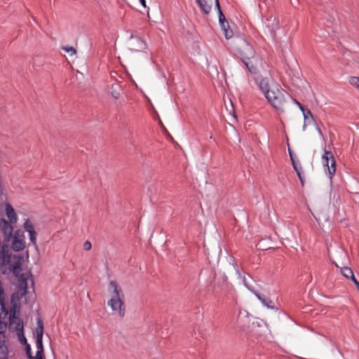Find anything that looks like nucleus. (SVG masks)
Returning a JSON list of instances; mask_svg holds the SVG:
<instances>
[{"label": "nucleus", "instance_id": "1", "mask_svg": "<svg viewBox=\"0 0 359 359\" xmlns=\"http://www.w3.org/2000/svg\"><path fill=\"white\" fill-rule=\"evenodd\" d=\"M22 257L18 255H12L8 245L4 243L0 251V263L4 273L8 269L13 271L15 276H19L22 271Z\"/></svg>", "mask_w": 359, "mask_h": 359}, {"label": "nucleus", "instance_id": "2", "mask_svg": "<svg viewBox=\"0 0 359 359\" xmlns=\"http://www.w3.org/2000/svg\"><path fill=\"white\" fill-rule=\"evenodd\" d=\"M109 291L111 297L107 302L108 306L115 314L121 318H123L126 313V307L123 302L124 295L121 288L117 285L116 282L111 280L109 285Z\"/></svg>", "mask_w": 359, "mask_h": 359}, {"label": "nucleus", "instance_id": "3", "mask_svg": "<svg viewBox=\"0 0 359 359\" xmlns=\"http://www.w3.org/2000/svg\"><path fill=\"white\" fill-rule=\"evenodd\" d=\"M0 229L4 236V243L11 241L12 248L15 251H20L25 248L24 229H15L14 234H13L14 231L13 226H0Z\"/></svg>", "mask_w": 359, "mask_h": 359}, {"label": "nucleus", "instance_id": "4", "mask_svg": "<svg viewBox=\"0 0 359 359\" xmlns=\"http://www.w3.org/2000/svg\"><path fill=\"white\" fill-rule=\"evenodd\" d=\"M288 97L290 95L285 90L282 88H276L272 92L268 93L266 98L273 107L278 111H283V108Z\"/></svg>", "mask_w": 359, "mask_h": 359}, {"label": "nucleus", "instance_id": "5", "mask_svg": "<svg viewBox=\"0 0 359 359\" xmlns=\"http://www.w3.org/2000/svg\"><path fill=\"white\" fill-rule=\"evenodd\" d=\"M235 50L241 57L242 61L252 60L255 57V50L244 39L238 38L235 42Z\"/></svg>", "mask_w": 359, "mask_h": 359}, {"label": "nucleus", "instance_id": "6", "mask_svg": "<svg viewBox=\"0 0 359 359\" xmlns=\"http://www.w3.org/2000/svg\"><path fill=\"white\" fill-rule=\"evenodd\" d=\"M323 164L325 170H327L330 180L336 172V161L333 154L331 151L325 150L322 156Z\"/></svg>", "mask_w": 359, "mask_h": 359}, {"label": "nucleus", "instance_id": "7", "mask_svg": "<svg viewBox=\"0 0 359 359\" xmlns=\"http://www.w3.org/2000/svg\"><path fill=\"white\" fill-rule=\"evenodd\" d=\"M17 311L15 309L11 311L9 316V329L17 332L23 330V323L20 318L16 316Z\"/></svg>", "mask_w": 359, "mask_h": 359}, {"label": "nucleus", "instance_id": "8", "mask_svg": "<svg viewBox=\"0 0 359 359\" xmlns=\"http://www.w3.org/2000/svg\"><path fill=\"white\" fill-rule=\"evenodd\" d=\"M6 212L9 222L6 221L4 218L1 217V214L0 213V224H15L17 222L16 213L13 208L9 203H7L6 205Z\"/></svg>", "mask_w": 359, "mask_h": 359}, {"label": "nucleus", "instance_id": "9", "mask_svg": "<svg viewBox=\"0 0 359 359\" xmlns=\"http://www.w3.org/2000/svg\"><path fill=\"white\" fill-rule=\"evenodd\" d=\"M259 86L262 92L264 93L265 97L267 96L268 93L272 92L274 88H270L269 80L268 78L262 79L259 83Z\"/></svg>", "mask_w": 359, "mask_h": 359}, {"label": "nucleus", "instance_id": "10", "mask_svg": "<svg viewBox=\"0 0 359 359\" xmlns=\"http://www.w3.org/2000/svg\"><path fill=\"white\" fill-rule=\"evenodd\" d=\"M196 1L201 11L205 14H208L210 12L212 9V0H196Z\"/></svg>", "mask_w": 359, "mask_h": 359}, {"label": "nucleus", "instance_id": "11", "mask_svg": "<svg viewBox=\"0 0 359 359\" xmlns=\"http://www.w3.org/2000/svg\"><path fill=\"white\" fill-rule=\"evenodd\" d=\"M340 272L345 278L351 279L352 281L355 279L352 269L348 266L341 267Z\"/></svg>", "mask_w": 359, "mask_h": 359}, {"label": "nucleus", "instance_id": "12", "mask_svg": "<svg viewBox=\"0 0 359 359\" xmlns=\"http://www.w3.org/2000/svg\"><path fill=\"white\" fill-rule=\"evenodd\" d=\"M36 339H43V325L41 320L37 321V327L35 330Z\"/></svg>", "mask_w": 359, "mask_h": 359}, {"label": "nucleus", "instance_id": "13", "mask_svg": "<svg viewBox=\"0 0 359 359\" xmlns=\"http://www.w3.org/2000/svg\"><path fill=\"white\" fill-rule=\"evenodd\" d=\"M34 226H24L25 231L29 233L30 241L33 243H36V232L33 228Z\"/></svg>", "mask_w": 359, "mask_h": 359}, {"label": "nucleus", "instance_id": "14", "mask_svg": "<svg viewBox=\"0 0 359 359\" xmlns=\"http://www.w3.org/2000/svg\"><path fill=\"white\" fill-rule=\"evenodd\" d=\"M243 62L245 65L248 71L251 74H256L257 73V72H258L257 68L256 67L255 65H254V64L251 60H244Z\"/></svg>", "mask_w": 359, "mask_h": 359}, {"label": "nucleus", "instance_id": "15", "mask_svg": "<svg viewBox=\"0 0 359 359\" xmlns=\"http://www.w3.org/2000/svg\"><path fill=\"white\" fill-rule=\"evenodd\" d=\"M220 26L224 32V34L225 35L226 39H229L232 37L233 32L231 30H229V22H224V23L220 24Z\"/></svg>", "mask_w": 359, "mask_h": 359}, {"label": "nucleus", "instance_id": "16", "mask_svg": "<svg viewBox=\"0 0 359 359\" xmlns=\"http://www.w3.org/2000/svg\"><path fill=\"white\" fill-rule=\"evenodd\" d=\"M215 6H216V8H217V9L218 11L219 24H222V23H224V22H227L226 18H225L224 15L222 12L219 1L218 0H215Z\"/></svg>", "mask_w": 359, "mask_h": 359}, {"label": "nucleus", "instance_id": "17", "mask_svg": "<svg viewBox=\"0 0 359 359\" xmlns=\"http://www.w3.org/2000/svg\"><path fill=\"white\" fill-rule=\"evenodd\" d=\"M255 294L258 298V299L266 307L273 309V306L271 305L272 302L271 300L263 298L259 293L255 292Z\"/></svg>", "mask_w": 359, "mask_h": 359}, {"label": "nucleus", "instance_id": "18", "mask_svg": "<svg viewBox=\"0 0 359 359\" xmlns=\"http://www.w3.org/2000/svg\"><path fill=\"white\" fill-rule=\"evenodd\" d=\"M290 158H291V160L292 161V165H293V168L295 170L298 177H300V174H302V168L300 165V163H295L293 160V158H292V154L290 153Z\"/></svg>", "mask_w": 359, "mask_h": 359}, {"label": "nucleus", "instance_id": "19", "mask_svg": "<svg viewBox=\"0 0 359 359\" xmlns=\"http://www.w3.org/2000/svg\"><path fill=\"white\" fill-rule=\"evenodd\" d=\"M273 21L271 26L266 25L268 27H269L270 31L273 32L275 29H276L278 27V22L276 19V18H273L271 16L269 18H267V21Z\"/></svg>", "mask_w": 359, "mask_h": 359}, {"label": "nucleus", "instance_id": "20", "mask_svg": "<svg viewBox=\"0 0 359 359\" xmlns=\"http://www.w3.org/2000/svg\"><path fill=\"white\" fill-rule=\"evenodd\" d=\"M118 85H112L111 86V95L115 98V99H118L119 97H120V93H119V91L117 90V88H118Z\"/></svg>", "mask_w": 359, "mask_h": 359}, {"label": "nucleus", "instance_id": "21", "mask_svg": "<svg viewBox=\"0 0 359 359\" xmlns=\"http://www.w3.org/2000/svg\"><path fill=\"white\" fill-rule=\"evenodd\" d=\"M17 334H18V339H19V341L22 344H24V345H27L28 344H27V339L25 338V334H24V332H23V330H21L18 332H17Z\"/></svg>", "mask_w": 359, "mask_h": 359}, {"label": "nucleus", "instance_id": "22", "mask_svg": "<svg viewBox=\"0 0 359 359\" xmlns=\"http://www.w3.org/2000/svg\"><path fill=\"white\" fill-rule=\"evenodd\" d=\"M42 339H36V352H39L40 353H43V351Z\"/></svg>", "mask_w": 359, "mask_h": 359}, {"label": "nucleus", "instance_id": "23", "mask_svg": "<svg viewBox=\"0 0 359 359\" xmlns=\"http://www.w3.org/2000/svg\"><path fill=\"white\" fill-rule=\"evenodd\" d=\"M303 115H304L305 121H308L309 122V119H311L312 121L313 120V115H312L311 111L309 109H306L305 111H304Z\"/></svg>", "mask_w": 359, "mask_h": 359}, {"label": "nucleus", "instance_id": "24", "mask_svg": "<svg viewBox=\"0 0 359 359\" xmlns=\"http://www.w3.org/2000/svg\"><path fill=\"white\" fill-rule=\"evenodd\" d=\"M349 82L352 86L359 88V77L352 76L350 78Z\"/></svg>", "mask_w": 359, "mask_h": 359}, {"label": "nucleus", "instance_id": "25", "mask_svg": "<svg viewBox=\"0 0 359 359\" xmlns=\"http://www.w3.org/2000/svg\"><path fill=\"white\" fill-rule=\"evenodd\" d=\"M66 53H70L72 55L76 54V50L73 47H64L62 48Z\"/></svg>", "mask_w": 359, "mask_h": 359}, {"label": "nucleus", "instance_id": "26", "mask_svg": "<svg viewBox=\"0 0 359 359\" xmlns=\"http://www.w3.org/2000/svg\"><path fill=\"white\" fill-rule=\"evenodd\" d=\"M25 351L28 358L32 359L33 357L32 356V350L29 344L25 345Z\"/></svg>", "mask_w": 359, "mask_h": 359}, {"label": "nucleus", "instance_id": "27", "mask_svg": "<svg viewBox=\"0 0 359 359\" xmlns=\"http://www.w3.org/2000/svg\"><path fill=\"white\" fill-rule=\"evenodd\" d=\"M92 248V245L90 243V242L89 241H86L84 243H83V249L85 250H90Z\"/></svg>", "mask_w": 359, "mask_h": 359}, {"label": "nucleus", "instance_id": "28", "mask_svg": "<svg viewBox=\"0 0 359 359\" xmlns=\"http://www.w3.org/2000/svg\"><path fill=\"white\" fill-rule=\"evenodd\" d=\"M35 359H43V353H40L39 352H36Z\"/></svg>", "mask_w": 359, "mask_h": 359}, {"label": "nucleus", "instance_id": "29", "mask_svg": "<svg viewBox=\"0 0 359 359\" xmlns=\"http://www.w3.org/2000/svg\"><path fill=\"white\" fill-rule=\"evenodd\" d=\"M353 282L354 283V284L355 285L359 291V282L356 279H355Z\"/></svg>", "mask_w": 359, "mask_h": 359}, {"label": "nucleus", "instance_id": "30", "mask_svg": "<svg viewBox=\"0 0 359 359\" xmlns=\"http://www.w3.org/2000/svg\"><path fill=\"white\" fill-rule=\"evenodd\" d=\"M140 4L142 5L144 8H146V1L145 0H139Z\"/></svg>", "mask_w": 359, "mask_h": 359}, {"label": "nucleus", "instance_id": "31", "mask_svg": "<svg viewBox=\"0 0 359 359\" xmlns=\"http://www.w3.org/2000/svg\"><path fill=\"white\" fill-rule=\"evenodd\" d=\"M299 179L301 181L302 185L304 186V179H303L302 174H300V177H299Z\"/></svg>", "mask_w": 359, "mask_h": 359}, {"label": "nucleus", "instance_id": "32", "mask_svg": "<svg viewBox=\"0 0 359 359\" xmlns=\"http://www.w3.org/2000/svg\"><path fill=\"white\" fill-rule=\"evenodd\" d=\"M23 224H25V225L31 224V222L29 221V219H26Z\"/></svg>", "mask_w": 359, "mask_h": 359}, {"label": "nucleus", "instance_id": "33", "mask_svg": "<svg viewBox=\"0 0 359 359\" xmlns=\"http://www.w3.org/2000/svg\"><path fill=\"white\" fill-rule=\"evenodd\" d=\"M299 107L301 109V111H302V113L304 112V111L306 110V109H304V107L302 104H301Z\"/></svg>", "mask_w": 359, "mask_h": 359}, {"label": "nucleus", "instance_id": "34", "mask_svg": "<svg viewBox=\"0 0 359 359\" xmlns=\"http://www.w3.org/2000/svg\"><path fill=\"white\" fill-rule=\"evenodd\" d=\"M317 130H318V132L319 135L321 137H323V133H322V131L320 130V129L318 127H317Z\"/></svg>", "mask_w": 359, "mask_h": 359}, {"label": "nucleus", "instance_id": "35", "mask_svg": "<svg viewBox=\"0 0 359 359\" xmlns=\"http://www.w3.org/2000/svg\"><path fill=\"white\" fill-rule=\"evenodd\" d=\"M294 102L299 107L302 104L299 103L297 100H294Z\"/></svg>", "mask_w": 359, "mask_h": 359}, {"label": "nucleus", "instance_id": "36", "mask_svg": "<svg viewBox=\"0 0 359 359\" xmlns=\"http://www.w3.org/2000/svg\"><path fill=\"white\" fill-rule=\"evenodd\" d=\"M25 292H26V287H25L23 288V292H22V294H25Z\"/></svg>", "mask_w": 359, "mask_h": 359}, {"label": "nucleus", "instance_id": "37", "mask_svg": "<svg viewBox=\"0 0 359 359\" xmlns=\"http://www.w3.org/2000/svg\"><path fill=\"white\" fill-rule=\"evenodd\" d=\"M138 41H140V43H142V45L144 46V43H143V41H142V40L138 39Z\"/></svg>", "mask_w": 359, "mask_h": 359}, {"label": "nucleus", "instance_id": "38", "mask_svg": "<svg viewBox=\"0 0 359 359\" xmlns=\"http://www.w3.org/2000/svg\"><path fill=\"white\" fill-rule=\"evenodd\" d=\"M333 263L335 264V266H336L337 267H339V266H338V264H336L334 262H333Z\"/></svg>", "mask_w": 359, "mask_h": 359}, {"label": "nucleus", "instance_id": "39", "mask_svg": "<svg viewBox=\"0 0 359 359\" xmlns=\"http://www.w3.org/2000/svg\"><path fill=\"white\" fill-rule=\"evenodd\" d=\"M341 253L345 255V252H344L343 251H341Z\"/></svg>", "mask_w": 359, "mask_h": 359}, {"label": "nucleus", "instance_id": "40", "mask_svg": "<svg viewBox=\"0 0 359 359\" xmlns=\"http://www.w3.org/2000/svg\"><path fill=\"white\" fill-rule=\"evenodd\" d=\"M358 90H359V88H358Z\"/></svg>", "mask_w": 359, "mask_h": 359}]
</instances>
